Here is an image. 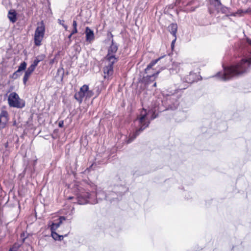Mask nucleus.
<instances>
[{"instance_id": "f257e3e1", "label": "nucleus", "mask_w": 251, "mask_h": 251, "mask_svg": "<svg viewBox=\"0 0 251 251\" xmlns=\"http://www.w3.org/2000/svg\"><path fill=\"white\" fill-rule=\"evenodd\" d=\"M247 42L251 46V39L246 38ZM251 65V56L248 59H242L240 62L224 68V72H219L217 76L226 81L247 73Z\"/></svg>"}, {"instance_id": "f03ea898", "label": "nucleus", "mask_w": 251, "mask_h": 251, "mask_svg": "<svg viewBox=\"0 0 251 251\" xmlns=\"http://www.w3.org/2000/svg\"><path fill=\"white\" fill-rule=\"evenodd\" d=\"M153 113L150 117V112L143 108L140 111V114L134 121L135 126L137 129L132 134H130L127 143H130L132 142L145 128L149 126L151 121L155 119L156 116Z\"/></svg>"}, {"instance_id": "7ed1b4c3", "label": "nucleus", "mask_w": 251, "mask_h": 251, "mask_svg": "<svg viewBox=\"0 0 251 251\" xmlns=\"http://www.w3.org/2000/svg\"><path fill=\"white\" fill-rule=\"evenodd\" d=\"M75 187L77 191V202L79 204H84L88 202L94 203L89 201L90 194L88 191L79 185L75 184Z\"/></svg>"}, {"instance_id": "20e7f679", "label": "nucleus", "mask_w": 251, "mask_h": 251, "mask_svg": "<svg viewBox=\"0 0 251 251\" xmlns=\"http://www.w3.org/2000/svg\"><path fill=\"white\" fill-rule=\"evenodd\" d=\"M171 57L169 55H164L158 58L152 60L149 64L148 65L147 68L145 70L146 74L150 73V70L152 67L159 61L162 63L163 66L161 67L162 69H164L167 66H168L171 62Z\"/></svg>"}, {"instance_id": "39448f33", "label": "nucleus", "mask_w": 251, "mask_h": 251, "mask_svg": "<svg viewBox=\"0 0 251 251\" xmlns=\"http://www.w3.org/2000/svg\"><path fill=\"white\" fill-rule=\"evenodd\" d=\"M8 102L11 107L22 108L25 106V101L20 99L18 95L15 92L10 94L8 98Z\"/></svg>"}, {"instance_id": "423d86ee", "label": "nucleus", "mask_w": 251, "mask_h": 251, "mask_svg": "<svg viewBox=\"0 0 251 251\" xmlns=\"http://www.w3.org/2000/svg\"><path fill=\"white\" fill-rule=\"evenodd\" d=\"M45 32V27L43 22L37 27L34 34V43L35 45L39 46L44 38Z\"/></svg>"}, {"instance_id": "0eeeda50", "label": "nucleus", "mask_w": 251, "mask_h": 251, "mask_svg": "<svg viewBox=\"0 0 251 251\" xmlns=\"http://www.w3.org/2000/svg\"><path fill=\"white\" fill-rule=\"evenodd\" d=\"M117 50L118 46L114 42V40L112 39L111 41V44L108 49L107 54L105 57V60L117 61L118 58H116L115 55V54L117 51Z\"/></svg>"}, {"instance_id": "6e6552de", "label": "nucleus", "mask_w": 251, "mask_h": 251, "mask_svg": "<svg viewBox=\"0 0 251 251\" xmlns=\"http://www.w3.org/2000/svg\"><path fill=\"white\" fill-rule=\"evenodd\" d=\"M106 65L103 67L104 78L108 80L112 78L113 74V65L117 61L105 60Z\"/></svg>"}, {"instance_id": "1a4fd4ad", "label": "nucleus", "mask_w": 251, "mask_h": 251, "mask_svg": "<svg viewBox=\"0 0 251 251\" xmlns=\"http://www.w3.org/2000/svg\"><path fill=\"white\" fill-rule=\"evenodd\" d=\"M220 9V11L224 14H226L228 15H232V16H236L237 14H241L242 13H251V9L248 8L247 10L245 11H243L242 10H239L238 11L234 14H231L229 11V9L225 6H224L222 4V5H220L219 7V9Z\"/></svg>"}, {"instance_id": "9d476101", "label": "nucleus", "mask_w": 251, "mask_h": 251, "mask_svg": "<svg viewBox=\"0 0 251 251\" xmlns=\"http://www.w3.org/2000/svg\"><path fill=\"white\" fill-rule=\"evenodd\" d=\"M8 113L5 110H2L0 113V130L5 127L8 121Z\"/></svg>"}, {"instance_id": "9b49d317", "label": "nucleus", "mask_w": 251, "mask_h": 251, "mask_svg": "<svg viewBox=\"0 0 251 251\" xmlns=\"http://www.w3.org/2000/svg\"><path fill=\"white\" fill-rule=\"evenodd\" d=\"M160 71H157L155 73H153L150 75H147L146 76H144L142 78V82H144L145 84H149L153 82L157 75L159 73Z\"/></svg>"}, {"instance_id": "f8f14e48", "label": "nucleus", "mask_w": 251, "mask_h": 251, "mask_svg": "<svg viewBox=\"0 0 251 251\" xmlns=\"http://www.w3.org/2000/svg\"><path fill=\"white\" fill-rule=\"evenodd\" d=\"M85 32L86 34V41L89 43H91L95 40L94 31L89 27H86Z\"/></svg>"}, {"instance_id": "ddd939ff", "label": "nucleus", "mask_w": 251, "mask_h": 251, "mask_svg": "<svg viewBox=\"0 0 251 251\" xmlns=\"http://www.w3.org/2000/svg\"><path fill=\"white\" fill-rule=\"evenodd\" d=\"M197 79V75L195 73H190L189 75L184 77L182 80L187 83H192Z\"/></svg>"}, {"instance_id": "4468645a", "label": "nucleus", "mask_w": 251, "mask_h": 251, "mask_svg": "<svg viewBox=\"0 0 251 251\" xmlns=\"http://www.w3.org/2000/svg\"><path fill=\"white\" fill-rule=\"evenodd\" d=\"M168 30L175 37H176L177 30V25L176 24L173 23L170 25L168 26Z\"/></svg>"}, {"instance_id": "2eb2a0df", "label": "nucleus", "mask_w": 251, "mask_h": 251, "mask_svg": "<svg viewBox=\"0 0 251 251\" xmlns=\"http://www.w3.org/2000/svg\"><path fill=\"white\" fill-rule=\"evenodd\" d=\"M59 222L57 223H52L50 225V230L51 231H55L62 224V221L65 220V217H60L59 219Z\"/></svg>"}, {"instance_id": "dca6fc26", "label": "nucleus", "mask_w": 251, "mask_h": 251, "mask_svg": "<svg viewBox=\"0 0 251 251\" xmlns=\"http://www.w3.org/2000/svg\"><path fill=\"white\" fill-rule=\"evenodd\" d=\"M8 18L10 21L14 23L17 21V13L15 10H10L8 12Z\"/></svg>"}, {"instance_id": "f3484780", "label": "nucleus", "mask_w": 251, "mask_h": 251, "mask_svg": "<svg viewBox=\"0 0 251 251\" xmlns=\"http://www.w3.org/2000/svg\"><path fill=\"white\" fill-rule=\"evenodd\" d=\"M74 97L79 103H81L83 98L85 97L83 92L80 89L79 91L75 94Z\"/></svg>"}, {"instance_id": "a211bd4d", "label": "nucleus", "mask_w": 251, "mask_h": 251, "mask_svg": "<svg viewBox=\"0 0 251 251\" xmlns=\"http://www.w3.org/2000/svg\"><path fill=\"white\" fill-rule=\"evenodd\" d=\"M32 74L26 70L25 71L23 79V83L25 85H26L27 81Z\"/></svg>"}, {"instance_id": "6ab92c4d", "label": "nucleus", "mask_w": 251, "mask_h": 251, "mask_svg": "<svg viewBox=\"0 0 251 251\" xmlns=\"http://www.w3.org/2000/svg\"><path fill=\"white\" fill-rule=\"evenodd\" d=\"M51 231V236L55 240L61 241L63 240L64 236L58 235L55 231Z\"/></svg>"}, {"instance_id": "aec40b11", "label": "nucleus", "mask_w": 251, "mask_h": 251, "mask_svg": "<svg viewBox=\"0 0 251 251\" xmlns=\"http://www.w3.org/2000/svg\"><path fill=\"white\" fill-rule=\"evenodd\" d=\"M210 3L214 5L216 9L219 11V7L222 5L221 0H209Z\"/></svg>"}, {"instance_id": "412c9836", "label": "nucleus", "mask_w": 251, "mask_h": 251, "mask_svg": "<svg viewBox=\"0 0 251 251\" xmlns=\"http://www.w3.org/2000/svg\"><path fill=\"white\" fill-rule=\"evenodd\" d=\"M26 66L27 63L25 61L22 62L18 67V72H21L25 70L26 68Z\"/></svg>"}, {"instance_id": "4be33fe9", "label": "nucleus", "mask_w": 251, "mask_h": 251, "mask_svg": "<svg viewBox=\"0 0 251 251\" xmlns=\"http://www.w3.org/2000/svg\"><path fill=\"white\" fill-rule=\"evenodd\" d=\"M102 195V197H100L99 198L100 199H102L104 198H106L105 195H104V193L99 189H97L96 191V196L97 197L99 196L100 195Z\"/></svg>"}, {"instance_id": "5701e85b", "label": "nucleus", "mask_w": 251, "mask_h": 251, "mask_svg": "<svg viewBox=\"0 0 251 251\" xmlns=\"http://www.w3.org/2000/svg\"><path fill=\"white\" fill-rule=\"evenodd\" d=\"M21 246V244L18 243L15 244L12 248H10L9 251H18V250Z\"/></svg>"}, {"instance_id": "b1692460", "label": "nucleus", "mask_w": 251, "mask_h": 251, "mask_svg": "<svg viewBox=\"0 0 251 251\" xmlns=\"http://www.w3.org/2000/svg\"><path fill=\"white\" fill-rule=\"evenodd\" d=\"M88 89H89V86L86 84L83 85L80 89L81 90L82 92H83L84 96H85V95L87 93V91H88Z\"/></svg>"}, {"instance_id": "393cba45", "label": "nucleus", "mask_w": 251, "mask_h": 251, "mask_svg": "<svg viewBox=\"0 0 251 251\" xmlns=\"http://www.w3.org/2000/svg\"><path fill=\"white\" fill-rule=\"evenodd\" d=\"M21 72H18V70H17L16 71H15L11 75V78L16 79H17L19 76L21 75Z\"/></svg>"}, {"instance_id": "a878e982", "label": "nucleus", "mask_w": 251, "mask_h": 251, "mask_svg": "<svg viewBox=\"0 0 251 251\" xmlns=\"http://www.w3.org/2000/svg\"><path fill=\"white\" fill-rule=\"evenodd\" d=\"M36 66H34L33 64H31L29 67L27 69L26 71L31 73H33V72H34V71L35 70V68H36Z\"/></svg>"}, {"instance_id": "bb28decb", "label": "nucleus", "mask_w": 251, "mask_h": 251, "mask_svg": "<svg viewBox=\"0 0 251 251\" xmlns=\"http://www.w3.org/2000/svg\"><path fill=\"white\" fill-rule=\"evenodd\" d=\"M64 22H65V21L64 20H62L60 19L58 20V23H59V24L62 25L63 26V27L65 28V29L66 30H67L68 29V26L67 25L64 24Z\"/></svg>"}, {"instance_id": "cd10ccee", "label": "nucleus", "mask_w": 251, "mask_h": 251, "mask_svg": "<svg viewBox=\"0 0 251 251\" xmlns=\"http://www.w3.org/2000/svg\"><path fill=\"white\" fill-rule=\"evenodd\" d=\"M94 94V93L92 91L89 90V89H88V91H87V93L85 95L86 98H90Z\"/></svg>"}, {"instance_id": "c85d7f7f", "label": "nucleus", "mask_w": 251, "mask_h": 251, "mask_svg": "<svg viewBox=\"0 0 251 251\" xmlns=\"http://www.w3.org/2000/svg\"><path fill=\"white\" fill-rule=\"evenodd\" d=\"M35 58L39 60V62H41L44 59V58H45V55L44 54H41L38 55Z\"/></svg>"}, {"instance_id": "c756f323", "label": "nucleus", "mask_w": 251, "mask_h": 251, "mask_svg": "<svg viewBox=\"0 0 251 251\" xmlns=\"http://www.w3.org/2000/svg\"><path fill=\"white\" fill-rule=\"evenodd\" d=\"M39 60H38L37 59H36V58H35V59L34 60L33 63H32V64H33L34 66H35L36 67L37 66L38 63H39Z\"/></svg>"}, {"instance_id": "7c9ffc66", "label": "nucleus", "mask_w": 251, "mask_h": 251, "mask_svg": "<svg viewBox=\"0 0 251 251\" xmlns=\"http://www.w3.org/2000/svg\"><path fill=\"white\" fill-rule=\"evenodd\" d=\"M77 24L76 21L74 20L73 22V28H77Z\"/></svg>"}, {"instance_id": "2f4dec72", "label": "nucleus", "mask_w": 251, "mask_h": 251, "mask_svg": "<svg viewBox=\"0 0 251 251\" xmlns=\"http://www.w3.org/2000/svg\"><path fill=\"white\" fill-rule=\"evenodd\" d=\"M195 9V8H191V9H189L188 8H186L184 11H185V12H192V11H194Z\"/></svg>"}, {"instance_id": "473e14b6", "label": "nucleus", "mask_w": 251, "mask_h": 251, "mask_svg": "<svg viewBox=\"0 0 251 251\" xmlns=\"http://www.w3.org/2000/svg\"><path fill=\"white\" fill-rule=\"evenodd\" d=\"M77 32V28H73V30L71 32L72 35H74Z\"/></svg>"}, {"instance_id": "72a5a7b5", "label": "nucleus", "mask_w": 251, "mask_h": 251, "mask_svg": "<svg viewBox=\"0 0 251 251\" xmlns=\"http://www.w3.org/2000/svg\"><path fill=\"white\" fill-rule=\"evenodd\" d=\"M73 35H72V33H71L70 34L68 37V39H69L70 43L72 42L71 37Z\"/></svg>"}, {"instance_id": "f704fd0d", "label": "nucleus", "mask_w": 251, "mask_h": 251, "mask_svg": "<svg viewBox=\"0 0 251 251\" xmlns=\"http://www.w3.org/2000/svg\"><path fill=\"white\" fill-rule=\"evenodd\" d=\"M63 126V121H60L59 123V126L62 127Z\"/></svg>"}, {"instance_id": "c9c22d12", "label": "nucleus", "mask_w": 251, "mask_h": 251, "mask_svg": "<svg viewBox=\"0 0 251 251\" xmlns=\"http://www.w3.org/2000/svg\"><path fill=\"white\" fill-rule=\"evenodd\" d=\"M176 37H175V39L172 41V46H173L174 43H175V42L176 41Z\"/></svg>"}, {"instance_id": "e433bc0d", "label": "nucleus", "mask_w": 251, "mask_h": 251, "mask_svg": "<svg viewBox=\"0 0 251 251\" xmlns=\"http://www.w3.org/2000/svg\"><path fill=\"white\" fill-rule=\"evenodd\" d=\"M179 89H180V90L185 89V87H180L179 88Z\"/></svg>"}, {"instance_id": "4c0bfd02", "label": "nucleus", "mask_w": 251, "mask_h": 251, "mask_svg": "<svg viewBox=\"0 0 251 251\" xmlns=\"http://www.w3.org/2000/svg\"><path fill=\"white\" fill-rule=\"evenodd\" d=\"M28 171L27 170V168H25L24 171L23 173H25V172H28Z\"/></svg>"}, {"instance_id": "58836bf2", "label": "nucleus", "mask_w": 251, "mask_h": 251, "mask_svg": "<svg viewBox=\"0 0 251 251\" xmlns=\"http://www.w3.org/2000/svg\"><path fill=\"white\" fill-rule=\"evenodd\" d=\"M16 125V122L15 121L13 123V125L15 126Z\"/></svg>"}, {"instance_id": "ea45409f", "label": "nucleus", "mask_w": 251, "mask_h": 251, "mask_svg": "<svg viewBox=\"0 0 251 251\" xmlns=\"http://www.w3.org/2000/svg\"><path fill=\"white\" fill-rule=\"evenodd\" d=\"M156 82H154V84H153V86L154 87H155V86H156Z\"/></svg>"}, {"instance_id": "a19ab883", "label": "nucleus", "mask_w": 251, "mask_h": 251, "mask_svg": "<svg viewBox=\"0 0 251 251\" xmlns=\"http://www.w3.org/2000/svg\"><path fill=\"white\" fill-rule=\"evenodd\" d=\"M69 199H72V197H69Z\"/></svg>"}]
</instances>
